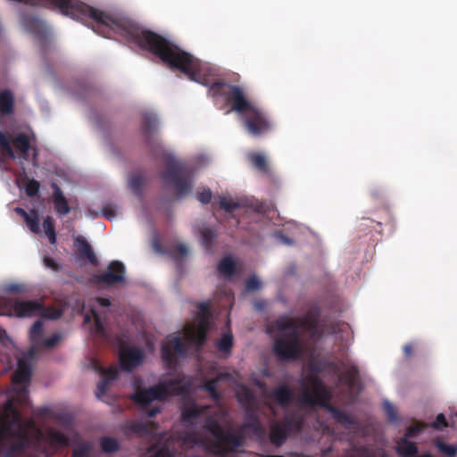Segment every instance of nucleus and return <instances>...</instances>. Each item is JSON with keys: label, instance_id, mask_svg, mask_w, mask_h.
<instances>
[{"label": "nucleus", "instance_id": "f257e3e1", "mask_svg": "<svg viewBox=\"0 0 457 457\" xmlns=\"http://www.w3.org/2000/svg\"><path fill=\"white\" fill-rule=\"evenodd\" d=\"M30 445L31 439L25 431L21 412L13 400L9 399L0 419V456L23 457Z\"/></svg>", "mask_w": 457, "mask_h": 457}, {"label": "nucleus", "instance_id": "f03ea898", "mask_svg": "<svg viewBox=\"0 0 457 457\" xmlns=\"http://www.w3.org/2000/svg\"><path fill=\"white\" fill-rule=\"evenodd\" d=\"M62 312L54 307L45 306L42 300H21L12 297H0V316L31 318L42 317L57 320Z\"/></svg>", "mask_w": 457, "mask_h": 457}, {"label": "nucleus", "instance_id": "7ed1b4c3", "mask_svg": "<svg viewBox=\"0 0 457 457\" xmlns=\"http://www.w3.org/2000/svg\"><path fill=\"white\" fill-rule=\"evenodd\" d=\"M310 383L313 393L304 389L300 395L299 401L302 404L309 407L320 406L325 408L333 419L341 425H353L354 420L346 412L329 403L331 392L318 377L310 378Z\"/></svg>", "mask_w": 457, "mask_h": 457}, {"label": "nucleus", "instance_id": "20e7f679", "mask_svg": "<svg viewBox=\"0 0 457 457\" xmlns=\"http://www.w3.org/2000/svg\"><path fill=\"white\" fill-rule=\"evenodd\" d=\"M187 391V386L180 378H168L146 389H138L131 399L145 410L154 400H165L169 396L181 395Z\"/></svg>", "mask_w": 457, "mask_h": 457}, {"label": "nucleus", "instance_id": "39448f33", "mask_svg": "<svg viewBox=\"0 0 457 457\" xmlns=\"http://www.w3.org/2000/svg\"><path fill=\"white\" fill-rule=\"evenodd\" d=\"M209 93L212 97L221 96L225 98L226 103L233 111L242 116L253 104L252 101L247 99L244 89L236 85H231L223 81H214L211 84Z\"/></svg>", "mask_w": 457, "mask_h": 457}, {"label": "nucleus", "instance_id": "423d86ee", "mask_svg": "<svg viewBox=\"0 0 457 457\" xmlns=\"http://www.w3.org/2000/svg\"><path fill=\"white\" fill-rule=\"evenodd\" d=\"M280 332L281 334L274 338L272 345L273 354L279 361L299 359L303 351L301 332L295 328Z\"/></svg>", "mask_w": 457, "mask_h": 457}, {"label": "nucleus", "instance_id": "0eeeda50", "mask_svg": "<svg viewBox=\"0 0 457 457\" xmlns=\"http://www.w3.org/2000/svg\"><path fill=\"white\" fill-rule=\"evenodd\" d=\"M319 309L311 308L303 317L280 316L275 320L274 326L278 331H286L289 328L298 329L300 332L303 330L311 339L317 340L322 334L319 328Z\"/></svg>", "mask_w": 457, "mask_h": 457}, {"label": "nucleus", "instance_id": "6e6552de", "mask_svg": "<svg viewBox=\"0 0 457 457\" xmlns=\"http://www.w3.org/2000/svg\"><path fill=\"white\" fill-rule=\"evenodd\" d=\"M166 184L174 187L179 197L189 194L192 190L193 170L183 162L170 159L166 169L160 174Z\"/></svg>", "mask_w": 457, "mask_h": 457}, {"label": "nucleus", "instance_id": "1a4fd4ad", "mask_svg": "<svg viewBox=\"0 0 457 457\" xmlns=\"http://www.w3.org/2000/svg\"><path fill=\"white\" fill-rule=\"evenodd\" d=\"M241 118L245 130L253 137H262L272 130L270 118L255 104Z\"/></svg>", "mask_w": 457, "mask_h": 457}, {"label": "nucleus", "instance_id": "9d476101", "mask_svg": "<svg viewBox=\"0 0 457 457\" xmlns=\"http://www.w3.org/2000/svg\"><path fill=\"white\" fill-rule=\"evenodd\" d=\"M303 425V420L296 415H286L282 421L271 425L270 440L276 445L280 446L287 439L291 433H299Z\"/></svg>", "mask_w": 457, "mask_h": 457}, {"label": "nucleus", "instance_id": "9b49d317", "mask_svg": "<svg viewBox=\"0 0 457 457\" xmlns=\"http://www.w3.org/2000/svg\"><path fill=\"white\" fill-rule=\"evenodd\" d=\"M125 265L120 261H112L106 268V270L93 275L92 281L96 285L105 287L122 284L126 279Z\"/></svg>", "mask_w": 457, "mask_h": 457}, {"label": "nucleus", "instance_id": "f8f14e48", "mask_svg": "<svg viewBox=\"0 0 457 457\" xmlns=\"http://www.w3.org/2000/svg\"><path fill=\"white\" fill-rule=\"evenodd\" d=\"M187 345L179 337H168L167 344L161 349L162 359L166 367L173 369L177 366V356L185 357L187 353Z\"/></svg>", "mask_w": 457, "mask_h": 457}, {"label": "nucleus", "instance_id": "ddd939ff", "mask_svg": "<svg viewBox=\"0 0 457 457\" xmlns=\"http://www.w3.org/2000/svg\"><path fill=\"white\" fill-rule=\"evenodd\" d=\"M95 369L101 376L96 395L97 398H102L106 394L111 383L118 378L119 371L116 367L112 366L105 369L100 364H96Z\"/></svg>", "mask_w": 457, "mask_h": 457}, {"label": "nucleus", "instance_id": "4468645a", "mask_svg": "<svg viewBox=\"0 0 457 457\" xmlns=\"http://www.w3.org/2000/svg\"><path fill=\"white\" fill-rule=\"evenodd\" d=\"M144 354L138 348L122 349L120 352V364L123 370L131 371L143 361Z\"/></svg>", "mask_w": 457, "mask_h": 457}, {"label": "nucleus", "instance_id": "2eb2a0df", "mask_svg": "<svg viewBox=\"0 0 457 457\" xmlns=\"http://www.w3.org/2000/svg\"><path fill=\"white\" fill-rule=\"evenodd\" d=\"M341 366L345 370L338 376V382L346 386L349 389H355L360 382V374L358 367L355 364L347 365L341 361Z\"/></svg>", "mask_w": 457, "mask_h": 457}, {"label": "nucleus", "instance_id": "dca6fc26", "mask_svg": "<svg viewBox=\"0 0 457 457\" xmlns=\"http://www.w3.org/2000/svg\"><path fill=\"white\" fill-rule=\"evenodd\" d=\"M129 432L138 436L157 437L158 424L154 421H132L129 426Z\"/></svg>", "mask_w": 457, "mask_h": 457}, {"label": "nucleus", "instance_id": "f3484780", "mask_svg": "<svg viewBox=\"0 0 457 457\" xmlns=\"http://www.w3.org/2000/svg\"><path fill=\"white\" fill-rule=\"evenodd\" d=\"M75 246L77 248L78 256L80 260H87L92 265H96L97 258L87 239L82 236L75 238Z\"/></svg>", "mask_w": 457, "mask_h": 457}, {"label": "nucleus", "instance_id": "a211bd4d", "mask_svg": "<svg viewBox=\"0 0 457 457\" xmlns=\"http://www.w3.org/2000/svg\"><path fill=\"white\" fill-rule=\"evenodd\" d=\"M51 187L53 188V191H54L52 199H53V203L54 204V209H55L56 212L60 215H66V214L70 213L71 208L69 206L68 200L64 196L60 187L56 183L53 182L51 184Z\"/></svg>", "mask_w": 457, "mask_h": 457}, {"label": "nucleus", "instance_id": "6ab92c4d", "mask_svg": "<svg viewBox=\"0 0 457 457\" xmlns=\"http://www.w3.org/2000/svg\"><path fill=\"white\" fill-rule=\"evenodd\" d=\"M270 397L279 406L286 408L290 405L293 401L294 393L292 389L282 385L276 387L270 394Z\"/></svg>", "mask_w": 457, "mask_h": 457}, {"label": "nucleus", "instance_id": "aec40b11", "mask_svg": "<svg viewBox=\"0 0 457 457\" xmlns=\"http://www.w3.org/2000/svg\"><path fill=\"white\" fill-rule=\"evenodd\" d=\"M32 369L30 363L24 358H20L17 363V370L12 376L14 384H25L30 381Z\"/></svg>", "mask_w": 457, "mask_h": 457}, {"label": "nucleus", "instance_id": "412c9836", "mask_svg": "<svg viewBox=\"0 0 457 457\" xmlns=\"http://www.w3.org/2000/svg\"><path fill=\"white\" fill-rule=\"evenodd\" d=\"M239 404L245 410L257 408L256 397L253 392L246 386H243L237 395Z\"/></svg>", "mask_w": 457, "mask_h": 457}, {"label": "nucleus", "instance_id": "4be33fe9", "mask_svg": "<svg viewBox=\"0 0 457 457\" xmlns=\"http://www.w3.org/2000/svg\"><path fill=\"white\" fill-rule=\"evenodd\" d=\"M14 108V96L11 90L0 92V112L4 115L12 113Z\"/></svg>", "mask_w": 457, "mask_h": 457}, {"label": "nucleus", "instance_id": "5701e85b", "mask_svg": "<svg viewBox=\"0 0 457 457\" xmlns=\"http://www.w3.org/2000/svg\"><path fill=\"white\" fill-rule=\"evenodd\" d=\"M418 446L414 442L403 438L397 447V452L403 457H416Z\"/></svg>", "mask_w": 457, "mask_h": 457}, {"label": "nucleus", "instance_id": "b1692460", "mask_svg": "<svg viewBox=\"0 0 457 457\" xmlns=\"http://www.w3.org/2000/svg\"><path fill=\"white\" fill-rule=\"evenodd\" d=\"M47 439L51 445L54 447H62L69 445L68 437L61 431L57 429H50L47 432Z\"/></svg>", "mask_w": 457, "mask_h": 457}, {"label": "nucleus", "instance_id": "393cba45", "mask_svg": "<svg viewBox=\"0 0 457 457\" xmlns=\"http://www.w3.org/2000/svg\"><path fill=\"white\" fill-rule=\"evenodd\" d=\"M248 160L253 164V166L261 172L268 173L269 172V165L264 154L261 153H250L248 154Z\"/></svg>", "mask_w": 457, "mask_h": 457}, {"label": "nucleus", "instance_id": "a878e982", "mask_svg": "<svg viewBox=\"0 0 457 457\" xmlns=\"http://www.w3.org/2000/svg\"><path fill=\"white\" fill-rule=\"evenodd\" d=\"M13 145L20 151L22 157L26 158L30 148L29 137L24 133H20L12 139Z\"/></svg>", "mask_w": 457, "mask_h": 457}, {"label": "nucleus", "instance_id": "bb28decb", "mask_svg": "<svg viewBox=\"0 0 457 457\" xmlns=\"http://www.w3.org/2000/svg\"><path fill=\"white\" fill-rule=\"evenodd\" d=\"M44 335V324L41 320H37L33 323L29 330V339L36 346L41 345V341Z\"/></svg>", "mask_w": 457, "mask_h": 457}, {"label": "nucleus", "instance_id": "cd10ccee", "mask_svg": "<svg viewBox=\"0 0 457 457\" xmlns=\"http://www.w3.org/2000/svg\"><path fill=\"white\" fill-rule=\"evenodd\" d=\"M157 126L158 120L155 114L145 113L143 115L142 129L147 137L156 129Z\"/></svg>", "mask_w": 457, "mask_h": 457}, {"label": "nucleus", "instance_id": "c85d7f7f", "mask_svg": "<svg viewBox=\"0 0 457 457\" xmlns=\"http://www.w3.org/2000/svg\"><path fill=\"white\" fill-rule=\"evenodd\" d=\"M234 345V337L230 331L224 333L217 341V349L223 353H230Z\"/></svg>", "mask_w": 457, "mask_h": 457}, {"label": "nucleus", "instance_id": "c756f323", "mask_svg": "<svg viewBox=\"0 0 457 457\" xmlns=\"http://www.w3.org/2000/svg\"><path fill=\"white\" fill-rule=\"evenodd\" d=\"M216 237L217 233L210 228H204L201 230L202 245L206 250H212Z\"/></svg>", "mask_w": 457, "mask_h": 457}, {"label": "nucleus", "instance_id": "7c9ffc66", "mask_svg": "<svg viewBox=\"0 0 457 457\" xmlns=\"http://www.w3.org/2000/svg\"><path fill=\"white\" fill-rule=\"evenodd\" d=\"M54 220L51 216H46L43 220V228L44 231L50 242V244L54 245L56 243V232L54 229Z\"/></svg>", "mask_w": 457, "mask_h": 457}, {"label": "nucleus", "instance_id": "2f4dec72", "mask_svg": "<svg viewBox=\"0 0 457 457\" xmlns=\"http://www.w3.org/2000/svg\"><path fill=\"white\" fill-rule=\"evenodd\" d=\"M218 270L220 274L230 277L235 273L236 264L230 257H224L218 264Z\"/></svg>", "mask_w": 457, "mask_h": 457}, {"label": "nucleus", "instance_id": "473e14b6", "mask_svg": "<svg viewBox=\"0 0 457 457\" xmlns=\"http://www.w3.org/2000/svg\"><path fill=\"white\" fill-rule=\"evenodd\" d=\"M100 446L104 453H113L120 448V444L116 438L111 436H104L100 440Z\"/></svg>", "mask_w": 457, "mask_h": 457}, {"label": "nucleus", "instance_id": "72a5a7b5", "mask_svg": "<svg viewBox=\"0 0 457 457\" xmlns=\"http://www.w3.org/2000/svg\"><path fill=\"white\" fill-rule=\"evenodd\" d=\"M0 147L4 157L15 159V154L12 148L9 137L3 131H0Z\"/></svg>", "mask_w": 457, "mask_h": 457}, {"label": "nucleus", "instance_id": "f704fd0d", "mask_svg": "<svg viewBox=\"0 0 457 457\" xmlns=\"http://www.w3.org/2000/svg\"><path fill=\"white\" fill-rule=\"evenodd\" d=\"M170 257L176 262H179L188 253L187 247L183 244H177L171 245L168 250Z\"/></svg>", "mask_w": 457, "mask_h": 457}, {"label": "nucleus", "instance_id": "c9c22d12", "mask_svg": "<svg viewBox=\"0 0 457 457\" xmlns=\"http://www.w3.org/2000/svg\"><path fill=\"white\" fill-rule=\"evenodd\" d=\"M24 220L31 232L35 234L40 232L39 218L36 210H31L30 212L24 218Z\"/></svg>", "mask_w": 457, "mask_h": 457}, {"label": "nucleus", "instance_id": "e433bc0d", "mask_svg": "<svg viewBox=\"0 0 457 457\" xmlns=\"http://www.w3.org/2000/svg\"><path fill=\"white\" fill-rule=\"evenodd\" d=\"M219 205L228 213H231L242 206L238 202H235L231 198L226 196H219Z\"/></svg>", "mask_w": 457, "mask_h": 457}, {"label": "nucleus", "instance_id": "4c0bfd02", "mask_svg": "<svg viewBox=\"0 0 457 457\" xmlns=\"http://www.w3.org/2000/svg\"><path fill=\"white\" fill-rule=\"evenodd\" d=\"M144 184V179L140 174L134 173L129 179V187L136 194L140 195Z\"/></svg>", "mask_w": 457, "mask_h": 457}, {"label": "nucleus", "instance_id": "58836bf2", "mask_svg": "<svg viewBox=\"0 0 457 457\" xmlns=\"http://www.w3.org/2000/svg\"><path fill=\"white\" fill-rule=\"evenodd\" d=\"M93 316H94V325H93L92 330L94 331V333L96 335H97L101 337H105L106 331H105V328L101 320L100 315L97 312H93Z\"/></svg>", "mask_w": 457, "mask_h": 457}, {"label": "nucleus", "instance_id": "ea45409f", "mask_svg": "<svg viewBox=\"0 0 457 457\" xmlns=\"http://www.w3.org/2000/svg\"><path fill=\"white\" fill-rule=\"evenodd\" d=\"M217 386L218 379L216 378L208 379L204 384V388L210 394L212 398H213L214 400L220 399V394L218 393Z\"/></svg>", "mask_w": 457, "mask_h": 457}, {"label": "nucleus", "instance_id": "a19ab883", "mask_svg": "<svg viewBox=\"0 0 457 457\" xmlns=\"http://www.w3.org/2000/svg\"><path fill=\"white\" fill-rule=\"evenodd\" d=\"M436 445L441 453L447 456L453 457L457 453V448L454 445H447L442 441H437Z\"/></svg>", "mask_w": 457, "mask_h": 457}, {"label": "nucleus", "instance_id": "79ce46f5", "mask_svg": "<svg viewBox=\"0 0 457 457\" xmlns=\"http://www.w3.org/2000/svg\"><path fill=\"white\" fill-rule=\"evenodd\" d=\"M40 188V184L37 180L29 179L26 185L25 191L28 196L34 197L37 195Z\"/></svg>", "mask_w": 457, "mask_h": 457}, {"label": "nucleus", "instance_id": "37998d69", "mask_svg": "<svg viewBox=\"0 0 457 457\" xmlns=\"http://www.w3.org/2000/svg\"><path fill=\"white\" fill-rule=\"evenodd\" d=\"M261 287V281L258 279L256 276H251L245 280V290L247 292L259 290Z\"/></svg>", "mask_w": 457, "mask_h": 457}, {"label": "nucleus", "instance_id": "c03bdc74", "mask_svg": "<svg viewBox=\"0 0 457 457\" xmlns=\"http://www.w3.org/2000/svg\"><path fill=\"white\" fill-rule=\"evenodd\" d=\"M60 339H61V335L58 333H55L53 336H51L46 339L43 338L41 341L40 346L45 347V348H53L59 343Z\"/></svg>", "mask_w": 457, "mask_h": 457}, {"label": "nucleus", "instance_id": "a18cd8bd", "mask_svg": "<svg viewBox=\"0 0 457 457\" xmlns=\"http://www.w3.org/2000/svg\"><path fill=\"white\" fill-rule=\"evenodd\" d=\"M198 318H204V320H210L212 313L210 311V304L208 303H199L197 304Z\"/></svg>", "mask_w": 457, "mask_h": 457}, {"label": "nucleus", "instance_id": "49530a36", "mask_svg": "<svg viewBox=\"0 0 457 457\" xmlns=\"http://www.w3.org/2000/svg\"><path fill=\"white\" fill-rule=\"evenodd\" d=\"M212 193L210 188H204L203 191H199L196 194V199L204 204H207L211 202Z\"/></svg>", "mask_w": 457, "mask_h": 457}, {"label": "nucleus", "instance_id": "de8ad7c7", "mask_svg": "<svg viewBox=\"0 0 457 457\" xmlns=\"http://www.w3.org/2000/svg\"><path fill=\"white\" fill-rule=\"evenodd\" d=\"M431 427L438 430H442L443 428L448 427L445 416L443 413H439L436 416V420L431 423Z\"/></svg>", "mask_w": 457, "mask_h": 457}, {"label": "nucleus", "instance_id": "09e8293b", "mask_svg": "<svg viewBox=\"0 0 457 457\" xmlns=\"http://www.w3.org/2000/svg\"><path fill=\"white\" fill-rule=\"evenodd\" d=\"M156 447L154 445L151 446L149 448L150 452H154V457H173L170 450L163 446L160 449H155Z\"/></svg>", "mask_w": 457, "mask_h": 457}, {"label": "nucleus", "instance_id": "8fccbe9b", "mask_svg": "<svg viewBox=\"0 0 457 457\" xmlns=\"http://www.w3.org/2000/svg\"><path fill=\"white\" fill-rule=\"evenodd\" d=\"M207 333L204 330H197L194 336V339L198 347H201L206 341Z\"/></svg>", "mask_w": 457, "mask_h": 457}, {"label": "nucleus", "instance_id": "3c124183", "mask_svg": "<svg viewBox=\"0 0 457 457\" xmlns=\"http://www.w3.org/2000/svg\"><path fill=\"white\" fill-rule=\"evenodd\" d=\"M385 410L390 420H396V411L392 404H390L389 403H386Z\"/></svg>", "mask_w": 457, "mask_h": 457}, {"label": "nucleus", "instance_id": "603ef678", "mask_svg": "<svg viewBox=\"0 0 457 457\" xmlns=\"http://www.w3.org/2000/svg\"><path fill=\"white\" fill-rule=\"evenodd\" d=\"M88 448L87 446H81L73 450L71 457H87Z\"/></svg>", "mask_w": 457, "mask_h": 457}, {"label": "nucleus", "instance_id": "864d4df0", "mask_svg": "<svg viewBox=\"0 0 457 457\" xmlns=\"http://www.w3.org/2000/svg\"><path fill=\"white\" fill-rule=\"evenodd\" d=\"M103 215L109 220H112L115 217L116 212L110 206H104L102 210Z\"/></svg>", "mask_w": 457, "mask_h": 457}, {"label": "nucleus", "instance_id": "5fc2aeb1", "mask_svg": "<svg viewBox=\"0 0 457 457\" xmlns=\"http://www.w3.org/2000/svg\"><path fill=\"white\" fill-rule=\"evenodd\" d=\"M6 291L9 293H21L23 292V288L21 285L10 284L6 287Z\"/></svg>", "mask_w": 457, "mask_h": 457}, {"label": "nucleus", "instance_id": "6e6d98bb", "mask_svg": "<svg viewBox=\"0 0 457 457\" xmlns=\"http://www.w3.org/2000/svg\"><path fill=\"white\" fill-rule=\"evenodd\" d=\"M404 356L406 358H411L413 354V345L412 344H406L403 348Z\"/></svg>", "mask_w": 457, "mask_h": 457}, {"label": "nucleus", "instance_id": "4d7b16f0", "mask_svg": "<svg viewBox=\"0 0 457 457\" xmlns=\"http://www.w3.org/2000/svg\"><path fill=\"white\" fill-rule=\"evenodd\" d=\"M198 319H199V322H198L197 330L204 329L205 333H207L208 327H209V320H204V318H198Z\"/></svg>", "mask_w": 457, "mask_h": 457}, {"label": "nucleus", "instance_id": "13d9d810", "mask_svg": "<svg viewBox=\"0 0 457 457\" xmlns=\"http://www.w3.org/2000/svg\"><path fill=\"white\" fill-rule=\"evenodd\" d=\"M277 237L279 239V241L285 245H292L293 244V240L291 238H288L287 237H286L284 234H282L281 232L278 233L277 234Z\"/></svg>", "mask_w": 457, "mask_h": 457}, {"label": "nucleus", "instance_id": "bf43d9fd", "mask_svg": "<svg viewBox=\"0 0 457 457\" xmlns=\"http://www.w3.org/2000/svg\"><path fill=\"white\" fill-rule=\"evenodd\" d=\"M146 411V414L149 418H153L154 417L157 413L161 412V407L160 406H156V407H153V408H149Z\"/></svg>", "mask_w": 457, "mask_h": 457}, {"label": "nucleus", "instance_id": "052dcab7", "mask_svg": "<svg viewBox=\"0 0 457 457\" xmlns=\"http://www.w3.org/2000/svg\"><path fill=\"white\" fill-rule=\"evenodd\" d=\"M44 262H45V264L47 266V267H50L54 270H56L57 269V264L56 262H54V259L50 258V257H46L44 259Z\"/></svg>", "mask_w": 457, "mask_h": 457}, {"label": "nucleus", "instance_id": "680f3d73", "mask_svg": "<svg viewBox=\"0 0 457 457\" xmlns=\"http://www.w3.org/2000/svg\"><path fill=\"white\" fill-rule=\"evenodd\" d=\"M97 303H99V305L103 306V307H109L111 305V301L109 298H105V297H100L97 299Z\"/></svg>", "mask_w": 457, "mask_h": 457}, {"label": "nucleus", "instance_id": "e2e57ef3", "mask_svg": "<svg viewBox=\"0 0 457 457\" xmlns=\"http://www.w3.org/2000/svg\"><path fill=\"white\" fill-rule=\"evenodd\" d=\"M419 431V428L417 427H410L407 428L406 436H414Z\"/></svg>", "mask_w": 457, "mask_h": 457}, {"label": "nucleus", "instance_id": "0e129e2a", "mask_svg": "<svg viewBox=\"0 0 457 457\" xmlns=\"http://www.w3.org/2000/svg\"><path fill=\"white\" fill-rule=\"evenodd\" d=\"M24 23L26 26H29V24L37 25V24H39V21L36 18H29V19L25 20Z\"/></svg>", "mask_w": 457, "mask_h": 457}, {"label": "nucleus", "instance_id": "69168bd1", "mask_svg": "<svg viewBox=\"0 0 457 457\" xmlns=\"http://www.w3.org/2000/svg\"><path fill=\"white\" fill-rule=\"evenodd\" d=\"M37 348H41V346H36L35 345H33L29 348V358L32 359L35 356Z\"/></svg>", "mask_w": 457, "mask_h": 457}, {"label": "nucleus", "instance_id": "338daca9", "mask_svg": "<svg viewBox=\"0 0 457 457\" xmlns=\"http://www.w3.org/2000/svg\"><path fill=\"white\" fill-rule=\"evenodd\" d=\"M8 338L5 329L0 328V342H4Z\"/></svg>", "mask_w": 457, "mask_h": 457}, {"label": "nucleus", "instance_id": "774afa93", "mask_svg": "<svg viewBox=\"0 0 457 457\" xmlns=\"http://www.w3.org/2000/svg\"><path fill=\"white\" fill-rule=\"evenodd\" d=\"M16 212L22 216L23 219L29 214V212L21 208H16Z\"/></svg>", "mask_w": 457, "mask_h": 457}]
</instances>
